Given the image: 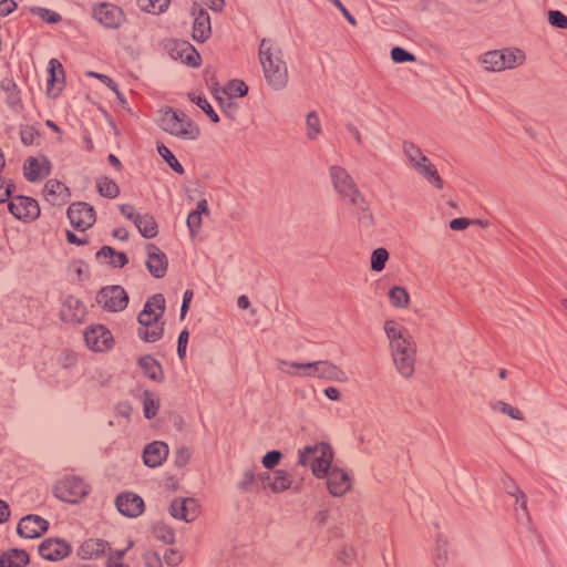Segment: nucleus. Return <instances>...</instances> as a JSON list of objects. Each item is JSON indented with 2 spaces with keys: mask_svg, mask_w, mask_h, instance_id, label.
Masks as SVG:
<instances>
[{
  "mask_svg": "<svg viewBox=\"0 0 567 567\" xmlns=\"http://www.w3.org/2000/svg\"><path fill=\"white\" fill-rule=\"evenodd\" d=\"M384 332L389 339L392 360L398 373L404 379L411 378L416 360V343L412 334L396 320H386Z\"/></svg>",
  "mask_w": 567,
  "mask_h": 567,
  "instance_id": "nucleus-1",
  "label": "nucleus"
},
{
  "mask_svg": "<svg viewBox=\"0 0 567 567\" xmlns=\"http://www.w3.org/2000/svg\"><path fill=\"white\" fill-rule=\"evenodd\" d=\"M329 175L334 190L344 199H349L353 206L359 224L370 227L373 224V216L368 202L359 190L355 182L348 171L339 165L329 168Z\"/></svg>",
  "mask_w": 567,
  "mask_h": 567,
  "instance_id": "nucleus-2",
  "label": "nucleus"
},
{
  "mask_svg": "<svg viewBox=\"0 0 567 567\" xmlns=\"http://www.w3.org/2000/svg\"><path fill=\"white\" fill-rule=\"evenodd\" d=\"M259 58L267 83L274 90H282L288 83V71L281 51L272 38H262L259 44Z\"/></svg>",
  "mask_w": 567,
  "mask_h": 567,
  "instance_id": "nucleus-3",
  "label": "nucleus"
},
{
  "mask_svg": "<svg viewBox=\"0 0 567 567\" xmlns=\"http://www.w3.org/2000/svg\"><path fill=\"white\" fill-rule=\"evenodd\" d=\"M165 311V298L162 293L153 295L147 299L137 320L140 328L138 337L145 342H155L163 336V322L161 319Z\"/></svg>",
  "mask_w": 567,
  "mask_h": 567,
  "instance_id": "nucleus-4",
  "label": "nucleus"
},
{
  "mask_svg": "<svg viewBox=\"0 0 567 567\" xmlns=\"http://www.w3.org/2000/svg\"><path fill=\"white\" fill-rule=\"evenodd\" d=\"M158 125L164 132L183 141H196L200 136L198 124L181 110L167 107Z\"/></svg>",
  "mask_w": 567,
  "mask_h": 567,
  "instance_id": "nucleus-5",
  "label": "nucleus"
},
{
  "mask_svg": "<svg viewBox=\"0 0 567 567\" xmlns=\"http://www.w3.org/2000/svg\"><path fill=\"white\" fill-rule=\"evenodd\" d=\"M402 148L408 166L414 169L435 188L442 189L443 179L441 178L435 165L422 152V150L413 142L408 141L403 142Z\"/></svg>",
  "mask_w": 567,
  "mask_h": 567,
  "instance_id": "nucleus-6",
  "label": "nucleus"
},
{
  "mask_svg": "<svg viewBox=\"0 0 567 567\" xmlns=\"http://www.w3.org/2000/svg\"><path fill=\"white\" fill-rule=\"evenodd\" d=\"M333 460V452L329 444L320 442L313 445H307L299 451L298 464L309 466L312 474L318 477H324L327 470Z\"/></svg>",
  "mask_w": 567,
  "mask_h": 567,
  "instance_id": "nucleus-7",
  "label": "nucleus"
},
{
  "mask_svg": "<svg viewBox=\"0 0 567 567\" xmlns=\"http://www.w3.org/2000/svg\"><path fill=\"white\" fill-rule=\"evenodd\" d=\"M291 365L298 367V369L301 370L300 377L302 378H318L341 383L348 381L347 373L337 364L328 360H319L307 363H293Z\"/></svg>",
  "mask_w": 567,
  "mask_h": 567,
  "instance_id": "nucleus-8",
  "label": "nucleus"
},
{
  "mask_svg": "<svg viewBox=\"0 0 567 567\" xmlns=\"http://www.w3.org/2000/svg\"><path fill=\"white\" fill-rule=\"evenodd\" d=\"M163 45L168 55L175 61H181L190 68H198L202 63L198 51L183 38H165Z\"/></svg>",
  "mask_w": 567,
  "mask_h": 567,
  "instance_id": "nucleus-9",
  "label": "nucleus"
},
{
  "mask_svg": "<svg viewBox=\"0 0 567 567\" xmlns=\"http://www.w3.org/2000/svg\"><path fill=\"white\" fill-rule=\"evenodd\" d=\"M54 495L66 503H78L89 494V485L78 476H65L54 485Z\"/></svg>",
  "mask_w": 567,
  "mask_h": 567,
  "instance_id": "nucleus-10",
  "label": "nucleus"
},
{
  "mask_svg": "<svg viewBox=\"0 0 567 567\" xmlns=\"http://www.w3.org/2000/svg\"><path fill=\"white\" fill-rule=\"evenodd\" d=\"M96 302L106 311L118 312L127 307L128 296L121 286H107L97 292Z\"/></svg>",
  "mask_w": 567,
  "mask_h": 567,
  "instance_id": "nucleus-11",
  "label": "nucleus"
},
{
  "mask_svg": "<svg viewBox=\"0 0 567 567\" xmlns=\"http://www.w3.org/2000/svg\"><path fill=\"white\" fill-rule=\"evenodd\" d=\"M121 214L130 221H132L140 234L144 238H154L158 234V226L155 218L151 214H140L135 210L134 206L123 204L120 206Z\"/></svg>",
  "mask_w": 567,
  "mask_h": 567,
  "instance_id": "nucleus-12",
  "label": "nucleus"
},
{
  "mask_svg": "<svg viewBox=\"0 0 567 567\" xmlns=\"http://www.w3.org/2000/svg\"><path fill=\"white\" fill-rule=\"evenodd\" d=\"M8 208L14 218L24 223H30L37 219L40 215L38 202L28 196L18 195L11 197Z\"/></svg>",
  "mask_w": 567,
  "mask_h": 567,
  "instance_id": "nucleus-13",
  "label": "nucleus"
},
{
  "mask_svg": "<svg viewBox=\"0 0 567 567\" xmlns=\"http://www.w3.org/2000/svg\"><path fill=\"white\" fill-rule=\"evenodd\" d=\"M84 340L89 349L95 352L110 350L114 344L112 332L103 324H92L84 331Z\"/></svg>",
  "mask_w": 567,
  "mask_h": 567,
  "instance_id": "nucleus-14",
  "label": "nucleus"
},
{
  "mask_svg": "<svg viewBox=\"0 0 567 567\" xmlns=\"http://www.w3.org/2000/svg\"><path fill=\"white\" fill-rule=\"evenodd\" d=\"M68 218L71 225L81 231H84L95 223V210L87 203H73L68 208Z\"/></svg>",
  "mask_w": 567,
  "mask_h": 567,
  "instance_id": "nucleus-15",
  "label": "nucleus"
},
{
  "mask_svg": "<svg viewBox=\"0 0 567 567\" xmlns=\"http://www.w3.org/2000/svg\"><path fill=\"white\" fill-rule=\"evenodd\" d=\"M93 17L100 24L110 29L118 28L125 21L124 11L120 7L107 2L95 6Z\"/></svg>",
  "mask_w": 567,
  "mask_h": 567,
  "instance_id": "nucleus-16",
  "label": "nucleus"
},
{
  "mask_svg": "<svg viewBox=\"0 0 567 567\" xmlns=\"http://www.w3.org/2000/svg\"><path fill=\"white\" fill-rule=\"evenodd\" d=\"M39 555L50 561H59L68 557L72 547L70 543L61 538H47L39 546Z\"/></svg>",
  "mask_w": 567,
  "mask_h": 567,
  "instance_id": "nucleus-17",
  "label": "nucleus"
},
{
  "mask_svg": "<svg viewBox=\"0 0 567 567\" xmlns=\"http://www.w3.org/2000/svg\"><path fill=\"white\" fill-rule=\"evenodd\" d=\"M324 477L327 478L328 491L334 497L344 495L351 488V477L342 468L330 465Z\"/></svg>",
  "mask_w": 567,
  "mask_h": 567,
  "instance_id": "nucleus-18",
  "label": "nucleus"
},
{
  "mask_svg": "<svg viewBox=\"0 0 567 567\" xmlns=\"http://www.w3.org/2000/svg\"><path fill=\"white\" fill-rule=\"evenodd\" d=\"M86 313V306L79 298L74 296H68L62 301L60 317L65 323H81L85 319Z\"/></svg>",
  "mask_w": 567,
  "mask_h": 567,
  "instance_id": "nucleus-19",
  "label": "nucleus"
},
{
  "mask_svg": "<svg viewBox=\"0 0 567 567\" xmlns=\"http://www.w3.org/2000/svg\"><path fill=\"white\" fill-rule=\"evenodd\" d=\"M145 249L147 254L145 261L147 270L153 277L163 278L167 271V256L155 244L152 243L147 244Z\"/></svg>",
  "mask_w": 567,
  "mask_h": 567,
  "instance_id": "nucleus-20",
  "label": "nucleus"
},
{
  "mask_svg": "<svg viewBox=\"0 0 567 567\" xmlns=\"http://www.w3.org/2000/svg\"><path fill=\"white\" fill-rule=\"evenodd\" d=\"M49 528V522L39 515H27L18 524V533L24 538H37Z\"/></svg>",
  "mask_w": 567,
  "mask_h": 567,
  "instance_id": "nucleus-21",
  "label": "nucleus"
},
{
  "mask_svg": "<svg viewBox=\"0 0 567 567\" xmlns=\"http://www.w3.org/2000/svg\"><path fill=\"white\" fill-rule=\"evenodd\" d=\"M169 513L173 517L189 523L198 517L199 505L197 501L192 497L175 498L169 505Z\"/></svg>",
  "mask_w": 567,
  "mask_h": 567,
  "instance_id": "nucleus-22",
  "label": "nucleus"
},
{
  "mask_svg": "<svg viewBox=\"0 0 567 567\" xmlns=\"http://www.w3.org/2000/svg\"><path fill=\"white\" fill-rule=\"evenodd\" d=\"M51 163L47 156L29 157L23 164V174L27 181L34 183L49 176Z\"/></svg>",
  "mask_w": 567,
  "mask_h": 567,
  "instance_id": "nucleus-23",
  "label": "nucleus"
},
{
  "mask_svg": "<svg viewBox=\"0 0 567 567\" xmlns=\"http://www.w3.org/2000/svg\"><path fill=\"white\" fill-rule=\"evenodd\" d=\"M115 505L118 512L127 517H137L145 508L143 498L131 492L120 494L116 497Z\"/></svg>",
  "mask_w": 567,
  "mask_h": 567,
  "instance_id": "nucleus-24",
  "label": "nucleus"
},
{
  "mask_svg": "<svg viewBox=\"0 0 567 567\" xmlns=\"http://www.w3.org/2000/svg\"><path fill=\"white\" fill-rule=\"evenodd\" d=\"M168 446L161 441L147 444L143 451V462L148 467H157L166 460Z\"/></svg>",
  "mask_w": 567,
  "mask_h": 567,
  "instance_id": "nucleus-25",
  "label": "nucleus"
},
{
  "mask_svg": "<svg viewBox=\"0 0 567 567\" xmlns=\"http://www.w3.org/2000/svg\"><path fill=\"white\" fill-rule=\"evenodd\" d=\"M110 549L111 547L107 542L99 538H90L79 547L78 554L83 559H93L101 557Z\"/></svg>",
  "mask_w": 567,
  "mask_h": 567,
  "instance_id": "nucleus-26",
  "label": "nucleus"
},
{
  "mask_svg": "<svg viewBox=\"0 0 567 567\" xmlns=\"http://www.w3.org/2000/svg\"><path fill=\"white\" fill-rule=\"evenodd\" d=\"M96 259L100 262L106 264L114 268H123L128 262V258H127L126 254H124L122 251H117L110 246H103L96 252Z\"/></svg>",
  "mask_w": 567,
  "mask_h": 567,
  "instance_id": "nucleus-27",
  "label": "nucleus"
},
{
  "mask_svg": "<svg viewBox=\"0 0 567 567\" xmlns=\"http://www.w3.org/2000/svg\"><path fill=\"white\" fill-rule=\"evenodd\" d=\"M193 16V35H204L212 32V23L209 14L203 8L194 6L192 10Z\"/></svg>",
  "mask_w": 567,
  "mask_h": 567,
  "instance_id": "nucleus-28",
  "label": "nucleus"
},
{
  "mask_svg": "<svg viewBox=\"0 0 567 567\" xmlns=\"http://www.w3.org/2000/svg\"><path fill=\"white\" fill-rule=\"evenodd\" d=\"M29 561V555L23 549H11L0 555V567H24Z\"/></svg>",
  "mask_w": 567,
  "mask_h": 567,
  "instance_id": "nucleus-29",
  "label": "nucleus"
},
{
  "mask_svg": "<svg viewBox=\"0 0 567 567\" xmlns=\"http://www.w3.org/2000/svg\"><path fill=\"white\" fill-rule=\"evenodd\" d=\"M68 187L58 179H49L44 185V196L48 202L55 204L59 199L64 200L69 196Z\"/></svg>",
  "mask_w": 567,
  "mask_h": 567,
  "instance_id": "nucleus-30",
  "label": "nucleus"
},
{
  "mask_svg": "<svg viewBox=\"0 0 567 567\" xmlns=\"http://www.w3.org/2000/svg\"><path fill=\"white\" fill-rule=\"evenodd\" d=\"M501 51L499 70L513 69L525 61V53L519 49H504Z\"/></svg>",
  "mask_w": 567,
  "mask_h": 567,
  "instance_id": "nucleus-31",
  "label": "nucleus"
},
{
  "mask_svg": "<svg viewBox=\"0 0 567 567\" xmlns=\"http://www.w3.org/2000/svg\"><path fill=\"white\" fill-rule=\"evenodd\" d=\"M208 214V203L206 199H200L197 203V208L190 212L187 216V227L192 235L199 231L202 227V215Z\"/></svg>",
  "mask_w": 567,
  "mask_h": 567,
  "instance_id": "nucleus-32",
  "label": "nucleus"
},
{
  "mask_svg": "<svg viewBox=\"0 0 567 567\" xmlns=\"http://www.w3.org/2000/svg\"><path fill=\"white\" fill-rule=\"evenodd\" d=\"M292 477L284 470H277L272 473V480L268 483L269 489L272 493H282L291 487Z\"/></svg>",
  "mask_w": 567,
  "mask_h": 567,
  "instance_id": "nucleus-33",
  "label": "nucleus"
},
{
  "mask_svg": "<svg viewBox=\"0 0 567 567\" xmlns=\"http://www.w3.org/2000/svg\"><path fill=\"white\" fill-rule=\"evenodd\" d=\"M138 365L143 370L144 374L154 380L158 381L162 377V367L161 364L151 355L142 357L138 360Z\"/></svg>",
  "mask_w": 567,
  "mask_h": 567,
  "instance_id": "nucleus-34",
  "label": "nucleus"
},
{
  "mask_svg": "<svg viewBox=\"0 0 567 567\" xmlns=\"http://www.w3.org/2000/svg\"><path fill=\"white\" fill-rule=\"evenodd\" d=\"M136 6L143 12L161 14L167 11L171 0H135Z\"/></svg>",
  "mask_w": 567,
  "mask_h": 567,
  "instance_id": "nucleus-35",
  "label": "nucleus"
},
{
  "mask_svg": "<svg viewBox=\"0 0 567 567\" xmlns=\"http://www.w3.org/2000/svg\"><path fill=\"white\" fill-rule=\"evenodd\" d=\"M96 188L101 196L113 199L118 196L120 187L115 181L107 176H102L96 179Z\"/></svg>",
  "mask_w": 567,
  "mask_h": 567,
  "instance_id": "nucleus-36",
  "label": "nucleus"
},
{
  "mask_svg": "<svg viewBox=\"0 0 567 567\" xmlns=\"http://www.w3.org/2000/svg\"><path fill=\"white\" fill-rule=\"evenodd\" d=\"M389 301L394 308H408L410 303V295L405 288L394 286L388 292Z\"/></svg>",
  "mask_w": 567,
  "mask_h": 567,
  "instance_id": "nucleus-37",
  "label": "nucleus"
},
{
  "mask_svg": "<svg viewBox=\"0 0 567 567\" xmlns=\"http://www.w3.org/2000/svg\"><path fill=\"white\" fill-rule=\"evenodd\" d=\"M322 133L321 121L316 111H311L306 116V135L309 140H317Z\"/></svg>",
  "mask_w": 567,
  "mask_h": 567,
  "instance_id": "nucleus-38",
  "label": "nucleus"
},
{
  "mask_svg": "<svg viewBox=\"0 0 567 567\" xmlns=\"http://www.w3.org/2000/svg\"><path fill=\"white\" fill-rule=\"evenodd\" d=\"M49 78L47 81L48 90L54 87V85L59 82H63L64 80V70L62 64L56 59H51L49 61Z\"/></svg>",
  "mask_w": 567,
  "mask_h": 567,
  "instance_id": "nucleus-39",
  "label": "nucleus"
},
{
  "mask_svg": "<svg viewBox=\"0 0 567 567\" xmlns=\"http://www.w3.org/2000/svg\"><path fill=\"white\" fill-rule=\"evenodd\" d=\"M489 405L493 411L506 414L513 420H518V421L524 420V415L520 410L512 406L511 404H508L504 401L495 400V401H492L489 403Z\"/></svg>",
  "mask_w": 567,
  "mask_h": 567,
  "instance_id": "nucleus-40",
  "label": "nucleus"
},
{
  "mask_svg": "<svg viewBox=\"0 0 567 567\" xmlns=\"http://www.w3.org/2000/svg\"><path fill=\"white\" fill-rule=\"evenodd\" d=\"M433 560L436 567L444 566L447 561V540L443 535L436 538Z\"/></svg>",
  "mask_w": 567,
  "mask_h": 567,
  "instance_id": "nucleus-41",
  "label": "nucleus"
},
{
  "mask_svg": "<svg viewBox=\"0 0 567 567\" xmlns=\"http://www.w3.org/2000/svg\"><path fill=\"white\" fill-rule=\"evenodd\" d=\"M501 56V51L498 50L488 51L481 55L480 62L483 64L485 70L492 72H499Z\"/></svg>",
  "mask_w": 567,
  "mask_h": 567,
  "instance_id": "nucleus-42",
  "label": "nucleus"
},
{
  "mask_svg": "<svg viewBox=\"0 0 567 567\" xmlns=\"http://www.w3.org/2000/svg\"><path fill=\"white\" fill-rule=\"evenodd\" d=\"M157 152L174 172H176L177 174L184 173L182 164L178 162V159L175 157V155L168 147H166L163 144L158 145Z\"/></svg>",
  "mask_w": 567,
  "mask_h": 567,
  "instance_id": "nucleus-43",
  "label": "nucleus"
},
{
  "mask_svg": "<svg viewBox=\"0 0 567 567\" xmlns=\"http://www.w3.org/2000/svg\"><path fill=\"white\" fill-rule=\"evenodd\" d=\"M153 535L157 540H161L167 545H171L175 542L174 530L165 524L155 525L153 527Z\"/></svg>",
  "mask_w": 567,
  "mask_h": 567,
  "instance_id": "nucleus-44",
  "label": "nucleus"
},
{
  "mask_svg": "<svg viewBox=\"0 0 567 567\" xmlns=\"http://www.w3.org/2000/svg\"><path fill=\"white\" fill-rule=\"evenodd\" d=\"M389 260V252L385 248H377L371 255V269L373 271H382Z\"/></svg>",
  "mask_w": 567,
  "mask_h": 567,
  "instance_id": "nucleus-45",
  "label": "nucleus"
},
{
  "mask_svg": "<svg viewBox=\"0 0 567 567\" xmlns=\"http://www.w3.org/2000/svg\"><path fill=\"white\" fill-rule=\"evenodd\" d=\"M192 101L214 122L219 121L218 114L215 112L210 103L203 95H194Z\"/></svg>",
  "mask_w": 567,
  "mask_h": 567,
  "instance_id": "nucleus-46",
  "label": "nucleus"
},
{
  "mask_svg": "<svg viewBox=\"0 0 567 567\" xmlns=\"http://www.w3.org/2000/svg\"><path fill=\"white\" fill-rule=\"evenodd\" d=\"M248 92V86L245 82L239 80L230 81L225 87V93L230 97H241L245 96Z\"/></svg>",
  "mask_w": 567,
  "mask_h": 567,
  "instance_id": "nucleus-47",
  "label": "nucleus"
},
{
  "mask_svg": "<svg viewBox=\"0 0 567 567\" xmlns=\"http://www.w3.org/2000/svg\"><path fill=\"white\" fill-rule=\"evenodd\" d=\"M31 12L40 18L41 20L48 22V23H58L61 21V16L55 12V11H52L50 9H47V8H42V7H34L31 9Z\"/></svg>",
  "mask_w": 567,
  "mask_h": 567,
  "instance_id": "nucleus-48",
  "label": "nucleus"
},
{
  "mask_svg": "<svg viewBox=\"0 0 567 567\" xmlns=\"http://www.w3.org/2000/svg\"><path fill=\"white\" fill-rule=\"evenodd\" d=\"M239 488L244 492L258 491L259 485L257 482V475L252 471H246L243 475V480L238 484Z\"/></svg>",
  "mask_w": 567,
  "mask_h": 567,
  "instance_id": "nucleus-49",
  "label": "nucleus"
},
{
  "mask_svg": "<svg viewBox=\"0 0 567 567\" xmlns=\"http://www.w3.org/2000/svg\"><path fill=\"white\" fill-rule=\"evenodd\" d=\"M0 90L9 94L8 100L10 104H14L19 100L18 86L12 79L6 78L3 80H0Z\"/></svg>",
  "mask_w": 567,
  "mask_h": 567,
  "instance_id": "nucleus-50",
  "label": "nucleus"
},
{
  "mask_svg": "<svg viewBox=\"0 0 567 567\" xmlns=\"http://www.w3.org/2000/svg\"><path fill=\"white\" fill-rule=\"evenodd\" d=\"M144 415L146 419H153L159 409V402L153 395L146 393L144 398Z\"/></svg>",
  "mask_w": 567,
  "mask_h": 567,
  "instance_id": "nucleus-51",
  "label": "nucleus"
},
{
  "mask_svg": "<svg viewBox=\"0 0 567 567\" xmlns=\"http://www.w3.org/2000/svg\"><path fill=\"white\" fill-rule=\"evenodd\" d=\"M391 59L395 63L414 62L416 60L412 53L401 47H394L391 50Z\"/></svg>",
  "mask_w": 567,
  "mask_h": 567,
  "instance_id": "nucleus-52",
  "label": "nucleus"
},
{
  "mask_svg": "<svg viewBox=\"0 0 567 567\" xmlns=\"http://www.w3.org/2000/svg\"><path fill=\"white\" fill-rule=\"evenodd\" d=\"M548 22L556 28L567 29V16L559 10L548 11Z\"/></svg>",
  "mask_w": 567,
  "mask_h": 567,
  "instance_id": "nucleus-53",
  "label": "nucleus"
},
{
  "mask_svg": "<svg viewBox=\"0 0 567 567\" xmlns=\"http://www.w3.org/2000/svg\"><path fill=\"white\" fill-rule=\"evenodd\" d=\"M282 454L280 451L272 450L267 452L262 457V465L268 470H274L281 461Z\"/></svg>",
  "mask_w": 567,
  "mask_h": 567,
  "instance_id": "nucleus-54",
  "label": "nucleus"
},
{
  "mask_svg": "<svg viewBox=\"0 0 567 567\" xmlns=\"http://www.w3.org/2000/svg\"><path fill=\"white\" fill-rule=\"evenodd\" d=\"M508 494L516 499V504L524 512L525 516L529 520V514L527 511V497L526 494L520 491L518 487H514V491H508Z\"/></svg>",
  "mask_w": 567,
  "mask_h": 567,
  "instance_id": "nucleus-55",
  "label": "nucleus"
},
{
  "mask_svg": "<svg viewBox=\"0 0 567 567\" xmlns=\"http://www.w3.org/2000/svg\"><path fill=\"white\" fill-rule=\"evenodd\" d=\"M293 363V361L277 359L278 370L289 375L300 377L301 370H299L298 367H292L291 364Z\"/></svg>",
  "mask_w": 567,
  "mask_h": 567,
  "instance_id": "nucleus-56",
  "label": "nucleus"
},
{
  "mask_svg": "<svg viewBox=\"0 0 567 567\" xmlns=\"http://www.w3.org/2000/svg\"><path fill=\"white\" fill-rule=\"evenodd\" d=\"M13 190H14V184L11 181H6L0 175V204L8 200L11 197V194Z\"/></svg>",
  "mask_w": 567,
  "mask_h": 567,
  "instance_id": "nucleus-57",
  "label": "nucleus"
},
{
  "mask_svg": "<svg viewBox=\"0 0 567 567\" xmlns=\"http://www.w3.org/2000/svg\"><path fill=\"white\" fill-rule=\"evenodd\" d=\"M144 564L146 567H162V558L158 553L150 550L143 556Z\"/></svg>",
  "mask_w": 567,
  "mask_h": 567,
  "instance_id": "nucleus-58",
  "label": "nucleus"
},
{
  "mask_svg": "<svg viewBox=\"0 0 567 567\" xmlns=\"http://www.w3.org/2000/svg\"><path fill=\"white\" fill-rule=\"evenodd\" d=\"M188 338H189V334H188L187 330H183L178 336L177 354H178L179 359H182V360L186 357V348H187V343H188Z\"/></svg>",
  "mask_w": 567,
  "mask_h": 567,
  "instance_id": "nucleus-59",
  "label": "nucleus"
},
{
  "mask_svg": "<svg viewBox=\"0 0 567 567\" xmlns=\"http://www.w3.org/2000/svg\"><path fill=\"white\" fill-rule=\"evenodd\" d=\"M164 560L169 566H177L182 561V555L175 549H166L164 553Z\"/></svg>",
  "mask_w": 567,
  "mask_h": 567,
  "instance_id": "nucleus-60",
  "label": "nucleus"
},
{
  "mask_svg": "<svg viewBox=\"0 0 567 567\" xmlns=\"http://www.w3.org/2000/svg\"><path fill=\"white\" fill-rule=\"evenodd\" d=\"M17 9V2L14 0H1L0 1V16L6 17L12 13Z\"/></svg>",
  "mask_w": 567,
  "mask_h": 567,
  "instance_id": "nucleus-61",
  "label": "nucleus"
},
{
  "mask_svg": "<svg viewBox=\"0 0 567 567\" xmlns=\"http://www.w3.org/2000/svg\"><path fill=\"white\" fill-rule=\"evenodd\" d=\"M190 452L187 447H182L177 451L176 455V465L182 467L186 465L189 461Z\"/></svg>",
  "mask_w": 567,
  "mask_h": 567,
  "instance_id": "nucleus-62",
  "label": "nucleus"
},
{
  "mask_svg": "<svg viewBox=\"0 0 567 567\" xmlns=\"http://www.w3.org/2000/svg\"><path fill=\"white\" fill-rule=\"evenodd\" d=\"M193 290L187 289L183 295V303L181 308V317L184 318L189 309V303L193 299Z\"/></svg>",
  "mask_w": 567,
  "mask_h": 567,
  "instance_id": "nucleus-63",
  "label": "nucleus"
},
{
  "mask_svg": "<svg viewBox=\"0 0 567 567\" xmlns=\"http://www.w3.org/2000/svg\"><path fill=\"white\" fill-rule=\"evenodd\" d=\"M470 225V220L466 218H454L450 221V227L453 230H464Z\"/></svg>",
  "mask_w": 567,
  "mask_h": 567,
  "instance_id": "nucleus-64",
  "label": "nucleus"
}]
</instances>
